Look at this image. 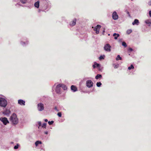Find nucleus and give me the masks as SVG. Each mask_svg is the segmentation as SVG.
<instances>
[{
    "label": "nucleus",
    "instance_id": "nucleus-36",
    "mask_svg": "<svg viewBox=\"0 0 151 151\" xmlns=\"http://www.w3.org/2000/svg\"><path fill=\"white\" fill-rule=\"evenodd\" d=\"M149 14L150 17H151V10L149 11Z\"/></svg>",
    "mask_w": 151,
    "mask_h": 151
},
{
    "label": "nucleus",
    "instance_id": "nucleus-45",
    "mask_svg": "<svg viewBox=\"0 0 151 151\" xmlns=\"http://www.w3.org/2000/svg\"><path fill=\"white\" fill-rule=\"evenodd\" d=\"M108 35H110V34H108Z\"/></svg>",
    "mask_w": 151,
    "mask_h": 151
},
{
    "label": "nucleus",
    "instance_id": "nucleus-37",
    "mask_svg": "<svg viewBox=\"0 0 151 151\" xmlns=\"http://www.w3.org/2000/svg\"><path fill=\"white\" fill-rule=\"evenodd\" d=\"M54 109H55V110H56L57 111H59V110L57 109V108L56 106L55 107Z\"/></svg>",
    "mask_w": 151,
    "mask_h": 151
},
{
    "label": "nucleus",
    "instance_id": "nucleus-25",
    "mask_svg": "<svg viewBox=\"0 0 151 151\" xmlns=\"http://www.w3.org/2000/svg\"><path fill=\"white\" fill-rule=\"evenodd\" d=\"M132 32V30L131 29H128L127 31V33L128 34H129Z\"/></svg>",
    "mask_w": 151,
    "mask_h": 151
},
{
    "label": "nucleus",
    "instance_id": "nucleus-44",
    "mask_svg": "<svg viewBox=\"0 0 151 151\" xmlns=\"http://www.w3.org/2000/svg\"><path fill=\"white\" fill-rule=\"evenodd\" d=\"M39 12H40V10H39V11H38Z\"/></svg>",
    "mask_w": 151,
    "mask_h": 151
},
{
    "label": "nucleus",
    "instance_id": "nucleus-42",
    "mask_svg": "<svg viewBox=\"0 0 151 151\" xmlns=\"http://www.w3.org/2000/svg\"><path fill=\"white\" fill-rule=\"evenodd\" d=\"M44 120L46 122H47L48 121V120L47 119H45Z\"/></svg>",
    "mask_w": 151,
    "mask_h": 151
},
{
    "label": "nucleus",
    "instance_id": "nucleus-8",
    "mask_svg": "<svg viewBox=\"0 0 151 151\" xmlns=\"http://www.w3.org/2000/svg\"><path fill=\"white\" fill-rule=\"evenodd\" d=\"M112 17L113 19L114 20L117 19L119 17L118 15L117 14L116 12L115 11L113 13Z\"/></svg>",
    "mask_w": 151,
    "mask_h": 151
},
{
    "label": "nucleus",
    "instance_id": "nucleus-26",
    "mask_svg": "<svg viewBox=\"0 0 151 151\" xmlns=\"http://www.w3.org/2000/svg\"><path fill=\"white\" fill-rule=\"evenodd\" d=\"M101 85V83L100 82H97L96 83V86L98 87H100Z\"/></svg>",
    "mask_w": 151,
    "mask_h": 151
},
{
    "label": "nucleus",
    "instance_id": "nucleus-16",
    "mask_svg": "<svg viewBox=\"0 0 151 151\" xmlns=\"http://www.w3.org/2000/svg\"><path fill=\"white\" fill-rule=\"evenodd\" d=\"M35 6L38 8H39V1H37L34 4Z\"/></svg>",
    "mask_w": 151,
    "mask_h": 151
},
{
    "label": "nucleus",
    "instance_id": "nucleus-35",
    "mask_svg": "<svg viewBox=\"0 0 151 151\" xmlns=\"http://www.w3.org/2000/svg\"><path fill=\"white\" fill-rule=\"evenodd\" d=\"M128 50L129 51H132L133 50V49L132 48H129V49H128Z\"/></svg>",
    "mask_w": 151,
    "mask_h": 151
},
{
    "label": "nucleus",
    "instance_id": "nucleus-4",
    "mask_svg": "<svg viewBox=\"0 0 151 151\" xmlns=\"http://www.w3.org/2000/svg\"><path fill=\"white\" fill-rule=\"evenodd\" d=\"M38 110L39 111H42L44 109V107L43 104L41 103H40L37 104Z\"/></svg>",
    "mask_w": 151,
    "mask_h": 151
},
{
    "label": "nucleus",
    "instance_id": "nucleus-2",
    "mask_svg": "<svg viewBox=\"0 0 151 151\" xmlns=\"http://www.w3.org/2000/svg\"><path fill=\"white\" fill-rule=\"evenodd\" d=\"M111 47L109 44H107L105 45L104 47V50L108 52H110L111 51Z\"/></svg>",
    "mask_w": 151,
    "mask_h": 151
},
{
    "label": "nucleus",
    "instance_id": "nucleus-15",
    "mask_svg": "<svg viewBox=\"0 0 151 151\" xmlns=\"http://www.w3.org/2000/svg\"><path fill=\"white\" fill-rule=\"evenodd\" d=\"M145 22L147 24H148L149 26H150L151 24V19H147L145 21Z\"/></svg>",
    "mask_w": 151,
    "mask_h": 151
},
{
    "label": "nucleus",
    "instance_id": "nucleus-32",
    "mask_svg": "<svg viewBox=\"0 0 151 151\" xmlns=\"http://www.w3.org/2000/svg\"><path fill=\"white\" fill-rule=\"evenodd\" d=\"M57 115L59 117H61L62 116L61 113L60 112H58V114Z\"/></svg>",
    "mask_w": 151,
    "mask_h": 151
},
{
    "label": "nucleus",
    "instance_id": "nucleus-33",
    "mask_svg": "<svg viewBox=\"0 0 151 151\" xmlns=\"http://www.w3.org/2000/svg\"><path fill=\"white\" fill-rule=\"evenodd\" d=\"M104 59V57L102 56H100V57H99V60H101V59Z\"/></svg>",
    "mask_w": 151,
    "mask_h": 151
},
{
    "label": "nucleus",
    "instance_id": "nucleus-41",
    "mask_svg": "<svg viewBox=\"0 0 151 151\" xmlns=\"http://www.w3.org/2000/svg\"><path fill=\"white\" fill-rule=\"evenodd\" d=\"M105 32V29L104 28V30L103 31V34H104Z\"/></svg>",
    "mask_w": 151,
    "mask_h": 151
},
{
    "label": "nucleus",
    "instance_id": "nucleus-17",
    "mask_svg": "<svg viewBox=\"0 0 151 151\" xmlns=\"http://www.w3.org/2000/svg\"><path fill=\"white\" fill-rule=\"evenodd\" d=\"M60 84V86L61 87H62L64 90H67V87L65 85L61 84Z\"/></svg>",
    "mask_w": 151,
    "mask_h": 151
},
{
    "label": "nucleus",
    "instance_id": "nucleus-5",
    "mask_svg": "<svg viewBox=\"0 0 151 151\" xmlns=\"http://www.w3.org/2000/svg\"><path fill=\"white\" fill-rule=\"evenodd\" d=\"M93 83L92 81L91 80H88L86 81V86L89 88H91L93 86Z\"/></svg>",
    "mask_w": 151,
    "mask_h": 151
},
{
    "label": "nucleus",
    "instance_id": "nucleus-6",
    "mask_svg": "<svg viewBox=\"0 0 151 151\" xmlns=\"http://www.w3.org/2000/svg\"><path fill=\"white\" fill-rule=\"evenodd\" d=\"M101 27V26L100 25H98L94 27L93 30L96 31V34H98L99 33V30Z\"/></svg>",
    "mask_w": 151,
    "mask_h": 151
},
{
    "label": "nucleus",
    "instance_id": "nucleus-28",
    "mask_svg": "<svg viewBox=\"0 0 151 151\" xmlns=\"http://www.w3.org/2000/svg\"><path fill=\"white\" fill-rule=\"evenodd\" d=\"M122 45L124 46L125 47H126L127 46V45L125 42H122Z\"/></svg>",
    "mask_w": 151,
    "mask_h": 151
},
{
    "label": "nucleus",
    "instance_id": "nucleus-21",
    "mask_svg": "<svg viewBox=\"0 0 151 151\" xmlns=\"http://www.w3.org/2000/svg\"><path fill=\"white\" fill-rule=\"evenodd\" d=\"M36 146H37L39 144H41L42 142L40 141H37L35 143Z\"/></svg>",
    "mask_w": 151,
    "mask_h": 151
},
{
    "label": "nucleus",
    "instance_id": "nucleus-30",
    "mask_svg": "<svg viewBox=\"0 0 151 151\" xmlns=\"http://www.w3.org/2000/svg\"><path fill=\"white\" fill-rule=\"evenodd\" d=\"M53 123L54 121H49L48 122V123L50 125L52 124Z\"/></svg>",
    "mask_w": 151,
    "mask_h": 151
},
{
    "label": "nucleus",
    "instance_id": "nucleus-19",
    "mask_svg": "<svg viewBox=\"0 0 151 151\" xmlns=\"http://www.w3.org/2000/svg\"><path fill=\"white\" fill-rule=\"evenodd\" d=\"M99 64L97 63H96L95 62L94 63V65H93V67L94 68H95L96 67H99Z\"/></svg>",
    "mask_w": 151,
    "mask_h": 151
},
{
    "label": "nucleus",
    "instance_id": "nucleus-43",
    "mask_svg": "<svg viewBox=\"0 0 151 151\" xmlns=\"http://www.w3.org/2000/svg\"><path fill=\"white\" fill-rule=\"evenodd\" d=\"M13 143V142H10V144H12Z\"/></svg>",
    "mask_w": 151,
    "mask_h": 151
},
{
    "label": "nucleus",
    "instance_id": "nucleus-20",
    "mask_svg": "<svg viewBox=\"0 0 151 151\" xmlns=\"http://www.w3.org/2000/svg\"><path fill=\"white\" fill-rule=\"evenodd\" d=\"M102 78V76L101 74H98L95 77V78L98 79L99 78Z\"/></svg>",
    "mask_w": 151,
    "mask_h": 151
},
{
    "label": "nucleus",
    "instance_id": "nucleus-1",
    "mask_svg": "<svg viewBox=\"0 0 151 151\" xmlns=\"http://www.w3.org/2000/svg\"><path fill=\"white\" fill-rule=\"evenodd\" d=\"M10 120L12 124L14 125H16L18 122V120L17 115L15 113H13L11 116Z\"/></svg>",
    "mask_w": 151,
    "mask_h": 151
},
{
    "label": "nucleus",
    "instance_id": "nucleus-31",
    "mask_svg": "<svg viewBox=\"0 0 151 151\" xmlns=\"http://www.w3.org/2000/svg\"><path fill=\"white\" fill-rule=\"evenodd\" d=\"M38 124L39 125V126L38 127V128H39L40 127L41 125V122H37Z\"/></svg>",
    "mask_w": 151,
    "mask_h": 151
},
{
    "label": "nucleus",
    "instance_id": "nucleus-24",
    "mask_svg": "<svg viewBox=\"0 0 151 151\" xmlns=\"http://www.w3.org/2000/svg\"><path fill=\"white\" fill-rule=\"evenodd\" d=\"M134 68V67L132 65H131L130 66L128 67V69L130 70L132 69H133Z\"/></svg>",
    "mask_w": 151,
    "mask_h": 151
},
{
    "label": "nucleus",
    "instance_id": "nucleus-39",
    "mask_svg": "<svg viewBox=\"0 0 151 151\" xmlns=\"http://www.w3.org/2000/svg\"><path fill=\"white\" fill-rule=\"evenodd\" d=\"M45 134H48V132L47 131H45L44 132Z\"/></svg>",
    "mask_w": 151,
    "mask_h": 151
},
{
    "label": "nucleus",
    "instance_id": "nucleus-13",
    "mask_svg": "<svg viewBox=\"0 0 151 151\" xmlns=\"http://www.w3.org/2000/svg\"><path fill=\"white\" fill-rule=\"evenodd\" d=\"M71 90L74 92H76L77 90V88L76 86L72 85L71 87Z\"/></svg>",
    "mask_w": 151,
    "mask_h": 151
},
{
    "label": "nucleus",
    "instance_id": "nucleus-18",
    "mask_svg": "<svg viewBox=\"0 0 151 151\" xmlns=\"http://www.w3.org/2000/svg\"><path fill=\"white\" fill-rule=\"evenodd\" d=\"M113 36L114 37V39L116 40L117 39L118 37L119 36V35L118 34H117L116 33H114L113 34Z\"/></svg>",
    "mask_w": 151,
    "mask_h": 151
},
{
    "label": "nucleus",
    "instance_id": "nucleus-9",
    "mask_svg": "<svg viewBox=\"0 0 151 151\" xmlns=\"http://www.w3.org/2000/svg\"><path fill=\"white\" fill-rule=\"evenodd\" d=\"M18 103L21 105H25V101L22 99L18 100Z\"/></svg>",
    "mask_w": 151,
    "mask_h": 151
},
{
    "label": "nucleus",
    "instance_id": "nucleus-3",
    "mask_svg": "<svg viewBox=\"0 0 151 151\" xmlns=\"http://www.w3.org/2000/svg\"><path fill=\"white\" fill-rule=\"evenodd\" d=\"M0 120L5 125H6L7 123H9V122L7 119L6 117H1L0 118Z\"/></svg>",
    "mask_w": 151,
    "mask_h": 151
},
{
    "label": "nucleus",
    "instance_id": "nucleus-22",
    "mask_svg": "<svg viewBox=\"0 0 151 151\" xmlns=\"http://www.w3.org/2000/svg\"><path fill=\"white\" fill-rule=\"evenodd\" d=\"M27 44L28 42H21V44L23 46H25L26 44Z\"/></svg>",
    "mask_w": 151,
    "mask_h": 151
},
{
    "label": "nucleus",
    "instance_id": "nucleus-40",
    "mask_svg": "<svg viewBox=\"0 0 151 151\" xmlns=\"http://www.w3.org/2000/svg\"><path fill=\"white\" fill-rule=\"evenodd\" d=\"M118 68V66L116 65H115L114 66V68Z\"/></svg>",
    "mask_w": 151,
    "mask_h": 151
},
{
    "label": "nucleus",
    "instance_id": "nucleus-34",
    "mask_svg": "<svg viewBox=\"0 0 151 151\" xmlns=\"http://www.w3.org/2000/svg\"><path fill=\"white\" fill-rule=\"evenodd\" d=\"M148 4L149 6H151V1H149L148 3Z\"/></svg>",
    "mask_w": 151,
    "mask_h": 151
},
{
    "label": "nucleus",
    "instance_id": "nucleus-10",
    "mask_svg": "<svg viewBox=\"0 0 151 151\" xmlns=\"http://www.w3.org/2000/svg\"><path fill=\"white\" fill-rule=\"evenodd\" d=\"M27 1H20L17 4V5H18L20 6H24V5H22L21 4H25L27 3Z\"/></svg>",
    "mask_w": 151,
    "mask_h": 151
},
{
    "label": "nucleus",
    "instance_id": "nucleus-27",
    "mask_svg": "<svg viewBox=\"0 0 151 151\" xmlns=\"http://www.w3.org/2000/svg\"><path fill=\"white\" fill-rule=\"evenodd\" d=\"M46 124H47L46 123H43L42 125V127L44 128H46Z\"/></svg>",
    "mask_w": 151,
    "mask_h": 151
},
{
    "label": "nucleus",
    "instance_id": "nucleus-38",
    "mask_svg": "<svg viewBox=\"0 0 151 151\" xmlns=\"http://www.w3.org/2000/svg\"><path fill=\"white\" fill-rule=\"evenodd\" d=\"M127 13L128 15L129 16H130V14H129V12L128 11H127V12H126Z\"/></svg>",
    "mask_w": 151,
    "mask_h": 151
},
{
    "label": "nucleus",
    "instance_id": "nucleus-14",
    "mask_svg": "<svg viewBox=\"0 0 151 151\" xmlns=\"http://www.w3.org/2000/svg\"><path fill=\"white\" fill-rule=\"evenodd\" d=\"M76 19H74L72 22L70 23V25L71 26H73L76 24Z\"/></svg>",
    "mask_w": 151,
    "mask_h": 151
},
{
    "label": "nucleus",
    "instance_id": "nucleus-29",
    "mask_svg": "<svg viewBox=\"0 0 151 151\" xmlns=\"http://www.w3.org/2000/svg\"><path fill=\"white\" fill-rule=\"evenodd\" d=\"M19 144H17V145H15V146H14V149H18V147H19Z\"/></svg>",
    "mask_w": 151,
    "mask_h": 151
},
{
    "label": "nucleus",
    "instance_id": "nucleus-12",
    "mask_svg": "<svg viewBox=\"0 0 151 151\" xmlns=\"http://www.w3.org/2000/svg\"><path fill=\"white\" fill-rule=\"evenodd\" d=\"M139 20L137 19H134V21L132 23L133 25H138L139 24Z\"/></svg>",
    "mask_w": 151,
    "mask_h": 151
},
{
    "label": "nucleus",
    "instance_id": "nucleus-7",
    "mask_svg": "<svg viewBox=\"0 0 151 151\" xmlns=\"http://www.w3.org/2000/svg\"><path fill=\"white\" fill-rule=\"evenodd\" d=\"M61 87L60 86V84H59L56 87L55 91L56 93L58 94H60L61 93L60 91Z\"/></svg>",
    "mask_w": 151,
    "mask_h": 151
},
{
    "label": "nucleus",
    "instance_id": "nucleus-23",
    "mask_svg": "<svg viewBox=\"0 0 151 151\" xmlns=\"http://www.w3.org/2000/svg\"><path fill=\"white\" fill-rule=\"evenodd\" d=\"M116 60H122V58L120 57V56L119 55H118L117 56V57L116 58Z\"/></svg>",
    "mask_w": 151,
    "mask_h": 151
},
{
    "label": "nucleus",
    "instance_id": "nucleus-11",
    "mask_svg": "<svg viewBox=\"0 0 151 151\" xmlns=\"http://www.w3.org/2000/svg\"><path fill=\"white\" fill-rule=\"evenodd\" d=\"M10 113V111L9 109H6L3 112V114L5 115H9Z\"/></svg>",
    "mask_w": 151,
    "mask_h": 151
}]
</instances>
